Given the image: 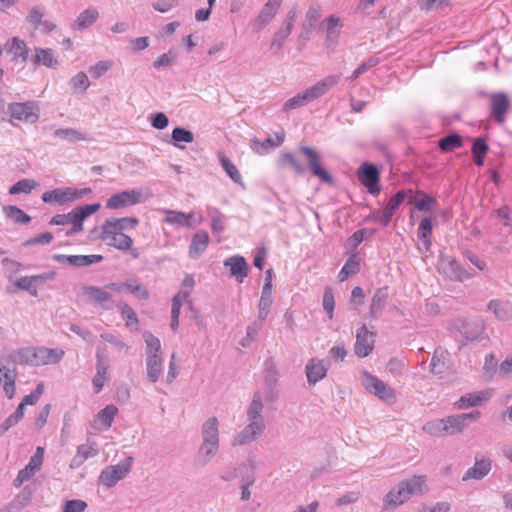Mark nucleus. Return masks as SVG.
<instances>
[{
  "label": "nucleus",
  "mask_w": 512,
  "mask_h": 512,
  "mask_svg": "<svg viewBox=\"0 0 512 512\" xmlns=\"http://www.w3.org/2000/svg\"><path fill=\"white\" fill-rule=\"evenodd\" d=\"M263 409L262 395L259 391H256L246 411L248 423L233 437L232 446L250 444L264 433L266 425L262 415Z\"/></svg>",
  "instance_id": "f257e3e1"
},
{
  "label": "nucleus",
  "mask_w": 512,
  "mask_h": 512,
  "mask_svg": "<svg viewBox=\"0 0 512 512\" xmlns=\"http://www.w3.org/2000/svg\"><path fill=\"white\" fill-rule=\"evenodd\" d=\"M138 224L139 219L136 217L106 219L101 226L99 239L119 251H128L133 245V239L123 231L135 229Z\"/></svg>",
  "instance_id": "f03ea898"
},
{
  "label": "nucleus",
  "mask_w": 512,
  "mask_h": 512,
  "mask_svg": "<svg viewBox=\"0 0 512 512\" xmlns=\"http://www.w3.org/2000/svg\"><path fill=\"white\" fill-rule=\"evenodd\" d=\"M339 80L340 77L338 75H329L325 77L313 86L288 99L284 103L282 110L284 112H288L306 106L310 102L326 94L330 89L339 83Z\"/></svg>",
  "instance_id": "7ed1b4c3"
},
{
  "label": "nucleus",
  "mask_w": 512,
  "mask_h": 512,
  "mask_svg": "<svg viewBox=\"0 0 512 512\" xmlns=\"http://www.w3.org/2000/svg\"><path fill=\"white\" fill-rule=\"evenodd\" d=\"M480 417L481 412L474 410L469 413L447 416L435 423H428L424 429L454 435L463 432L470 423L477 421Z\"/></svg>",
  "instance_id": "20e7f679"
},
{
  "label": "nucleus",
  "mask_w": 512,
  "mask_h": 512,
  "mask_svg": "<svg viewBox=\"0 0 512 512\" xmlns=\"http://www.w3.org/2000/svg\"><path fill=\"white\" fill-rule=\"evenodd\" d=\"M17 375L15 356L13 354L0 356V383H2L3 390L9 399L15 394Z\"/></svg>",
  "instance_id": "39448f33"
},
{
  "label": "nucleus",
  "mask_w": 512,
  "mask_h": 512,
  "mask_svg": "<svg viewBox=\"0 0 512 512\" xmlns=\"http://www.w3.org/2000/svg\"><path fill=\"white\" fill-rule=\"evenodd\" d=\"M8 113L12 119L31 123H36L40 118V107L36 101L13 102L7 106Z\"/></svg>",
  "instance_id": "423d86ee"
},
{
  "label": "nucleus",
  "mask_w": 512,
  "mask_h": 512,
  "mask_svg": "<svg viewBox=\"0 0 512 512\" xmlns=\"http://www.w3.org/2000/svg\"><path fill=\"white\" fill-rule=\"evenodd\" d=\"M300 152L306 157L308 168L311 174L317 178L322 183H325L329 186L334 185L333 176L322 166L321 156L319 153L312 147L309 146H300Z\"/></svg>",
  "instance_id": "0eeeda50"
},
{
  "label": "nucleus",
  "mask_w": 512,
  "mask_h": 512,
  "mask_svg": "<svg viewBox=\"0 0 512 512\" xmlns=\"http://www.w3.org/2000/svg\"><path fill=\"white\" fill-rule=\"evenodd\" d=\"M132 463L133 458L128 456L119 464L107 466L100 474V482L108 488L115 486L118 481L125 478L131 471Z\"/></svg>",
  "instance_id": "6e6552de"
},
{
  "label": "nucleus",
  "mask_w": 512,
  "mask_h": 512,
  "mask_svg": "<svg viewBox=\"0 0 512 512\" xmlns=\"http://www.w3.org/2000/svg\"><path fill=\"white\" fill-rule=\"evenodd\" d=\"M359 182L367 188L372 195L380 193V172L375 164L363 163L357 172Z\"/></svg>",
  "instance_id": "1a4fd4ad"
},
{
  "label": "nucleus",
  "mask_w": 512,
  "mask_h": 512,
  "mask_svg": "<svg viewBox=\"0 0 512 512\" xmlns=\"http://www.w3.org/2000/svg\"><path fill=\"white\" fill-rule=\"evenodd\" d=\"M362 384L369 393L376 395L382 401L390 403L395 399V390L376 376L365 372Z\"/></svg>",
  "instance_id": "9d476101"
},
{
  "label": "nucleus",
  "mask_w": 512,
  "mask_h": 512,
  "mask_svg": "<svg viewBox=\"0 0 512 512\" xmlns=\"http://www.w3.org/2000/svg\"><path fill=\"white\" fill-rule=\"evenodd\" d=\"M100 203L86 204L77 206L72 209V227L65 232V236L70 237L83 231V222L90 215L94 214L100 209Z\"/></svg>",
  "instance_id": "9b49d317"
},
{
  "label": "nucleus",
  "mask_w": 512,
  "mask_h": 512,
  "mask_svg": "<svg viewBox=\"0 0 512 512\" xmlns=\"http://www.w3.org/2000/svg\"><path fill=\"white\" fill-rule=\"evenodd\" d=\"M438 269L451 280L464 281L474 276V273L463 269L459 262L449 256L441 257Z\"/></svg>",
  "instance_id": "f8f14e48"
},
{
  "label": "nucleus",
  "mask_w": 512,
  "mask_h": 512,
  "mask_svg": "<svg viewBox=\"0 0 512 512\" xmlns=\"http://www.w3.org/2000/svg\"><path fill=\"white\" fill-rule=\"evenodd\" d=\"M142 201V193L139 190H125L113 194L106 202V207L109 209H120L136 205Z\"/></svg>",
  "instance_id": "ddd939ff"
},
{
  "label": "nucleus",
  "mask_w": 512,
  "mask_h": 512,
  "mask_svg": "<svg viewBox=\"0 0 512 512\" xmlns=\"http://www.w3.org/2000/svg\"><path fill=\"white\" fill-rule=\"evenodd\" d=\"M296 19V12L294 10H290L283 21L281 27L275 32L271 44L270 49L274 51L275 54L281 52L286 39L291 34L294 22Z\"/></svg>",
  "instance_id": "4468645a"
},
{
  "label": "nucleus",
  "mask_w": 512,
  "mask_h": 512,
  "mask_svg": "<svg viewBox=\"0 0 512 512\" xmlns=\"http://www.w3.org/2000/svg\"><path fill=\"white\" fill-rule=\"evenodd\" d=\"M511 103L506 93L498 92L490 96V116L497 123L503 124Z\"/></svg>",
  "instance_id": "2eb2a0df"
},
{
  "label": "nucleus",
  "mask_w": 512,
  "mask_h": 512,
  "mask_svg": "<svg viewBox=\"0 0 512 512\" xmlns=\"http://www.w3.org/2000/svg\"><path fill=\"white\" fill-rule=\"evenodd\" d=\"M374 336L375 333L369 331L366 325H362L357 330L354 352L358 357H366L372 352L374 348Z\"/></svg>",
  "instance_id": "dca6fc26"
},
{
  "label": "nucleus",
  "mask_w": 512,
  "mask_h": 512,
  "mask_svg": "<svg viewBox=\"0 0 512 512\" xmlns=\"http://www.w3.org/2000/svg\"><path fill=\"white\" fill-rule=\"evenodd\" d=\"M52 259L61 264H69L74 267L89 266L103 261L102 255H64L54 254Z\"/></svg>",
  "instance_id": "f3484780"
},
{
  "label": "nucleus",
  "mask_w": 512,
  "mask_h": 512,
  "mask_svg": "<svg viewBox=\"0 0 512 512\" xmlns=\"http://www.w3.org/2000/svg\"><path fill=\"white\" fill-rule=\"evenodd\" d=\"M280 8V2H266L259 15L253 20L252 26L256 32L263 30L275 17Z\"/></svg>",
  "instance_id": "a211bd4d"
},
{
  "label": "nucleus",
  "mask_w": 512,
  "mask_h": 512,
  "mask_svg": "<svg viewBox=\"0 0 512 512\" xmlns=\"http://www.w3.org/2000/svg\"><path fill=\"white\" fill-rule=\"evenodd\" d=\"M492 468V461L490 458L483 457L481 459L476 458L475 463L472 467L467 469L464 473L462 480L468 481L471 479L482 480L489 474Z\"/></svg>",
  "instance_id": "6ab92c4d"
},
{
  "label": "nucleus",
  "mask_w": 512,
  "mask_h": 512,
  "mask_svg": "<svg viewBox=\"0 0 512 512\" xmlns=\"http://www.w3.org/2000/svg\"><path fill=\"white\" fill-rule=\"evenodd\" d=\"M224 266L229 268L230 276L242 283L248 275V264L244 257L235 255L224 261Z\"/></svg>",
  "instance_id": "aec40b11"
},
{
  "label": "nucleus",
  "mask_w": 512,
  "mask_h": 512,
  "mask_svg": "<svg viewBox=\"0 0 512 512\" xmlns=\"http://www.w3.org/2000/svg\"><path fill=\"white\" fill-rule=\"evenodd\" d=\"M389 297V290L387 286L376 289L369 306L367 317L377 319L382 314Z\"/></svg>",
  "instance_id": "412c9836"
},
{
  "label": "nucleus",
  "mask_w": 512,
  "mask_h": 512,
  "mask_svg": "<svg viewBox=\"0 0 512 512\" xmlns=\"http://www.w3.org/2000/svg\"><path fill=\"white\" fill-rule=\"evenodd\" d=\"M410 497L407 495L404 487L401 482L397 485V487L390 490L383 498V509L385 510H394L398 506L404 504L408 501Z\"/></svg>",
  "instance_id": "4be33fe9"
},
{
  "label": "nucleus",
  "mask_w": 512,
  "mask_h": 512,
  "mask_svg": "<svg viewBox=\"0 0 512 512\" xmlns=\"http://www.w3.org/2000/svg\"><path fill=\"white\" fill-rule=\"evenodd\" d=\"M82 292L89 302L101 305L102 308L107 310L111 309L106 303L111 300L112 295L103 288L89 285L82 287Z\"/></svg>",
  "instance_id": "5701e85b"
},
{
  "label": "nucleus",
  "mask_w": 512,
  "mask_h": 512,
  "mask_svg": "<svg viewBox=\"0 0 512 512\" xmlns=\"http://www.w3.org/2000/svg\"><path fill=\"white\" fill-rule=\"evenodd\" d=\"M343 24L339 17L331 15L326 20V46L334 48L339 41Z\"/></svg>",
  "instance_id": "b1692460"
},
{
  "label": "nucleus",
  "mask_w": 512,
  "mask_h": 512,
  "mask_svg": "<svg viewBox=\"0 0 512 512\" xmlns=\"http://www.w3.org/2000/svg\"><path fill=\"white\" fill-rule=\"evenodd\" d=\"M118 413V408L113 405H107L103 409H101L95 419H94V428L99 431L108 430L114 421V417Z\"/></svg>",
  "instance_id": "393cba45"
},
{
  "label": "nucleus",
  "mask_w": 512,
  "mask_h": 512,
  "mask_svg": "<svg viewBox=\"0 0 512 512\" xmlns=\"http://www.w3.org/2000/svg\"><path fill=\"white\" fill-rule=\"evenodd\" d=\"M4 49L7 53L13 55V60L20 59L21 62H26L29 57V48L24 40L18 37H12L5 45Z\"/></svg>",
  "instance_id": "a878e982"
},
{
  "label": "nucleus",
  "mask_w": 512,
  "mask_h": 512,
  "mask_svg": "<svg viewBox=\"0 0 512 512\" xmlns=\"http://www.w3.org/2000/svg\"><path fill=\"white\" fill-rule=\"evenodd\" d=\"M164 214L166 215L164 218V222L177 227H187L193 228L194 224L192 223V219L194 218V213H184L176 210H164Z\"/></svg>",
  "instance_id": "bb28decb"
},
{
  "label": "nucleus",
  "mask_w": 512,
  "mask_h": 512,
  "mask_svg": "<svg viewBox=\"0 0 512 512\" xmlns=\"http://www.w3.org/2000/svg\"><path fill=\"white\" fill-rule=\"evenodd\" d=\"M35 54L32 56L31 61L34 65H43L47 68H56L59 65L58 59L51 48H35Z\"/></svg>",
  "instance_id": "cd10ccee"
},
{
  "label": "nucleus",
  "mask_w": 512,
  "mask_h": 512,
  "mask_svg": "<svg viewBox=\"0 0 512 512\" xmlns=\"http://www.w3.org/2000/svg\"><path fill=\"white\" fill-rule=\"evenodd\" d=\"M44 459V448L38 446L30 458L29 463L19 471V474L26 481L30 480L40 470Z\"/></svg>",
  "instance_id": "c85d7f7f"
},
{
  "label": "nucleus",
  "mask_w": 512,
  "mask_h": 512,
  "mask_svg": "<svg viewBox=\"0 0 512 512\" xmlns=\"http://www.w3.org/2000/svg\"><path fill=\"white\" fill-rule=\"evenodd\" d=\"M38 366L57 364L64 357V350L58 348L37 347Z\"/></svg>",
  "instance_id": "c756f323"
},
{
  "label": "nucleus",
  "mask_w": 512,
  "mask_h": 512,
  "mask_svg": "<svg viewBox=\"0 0 512 512\" xmlns=\"http://www.w3.org/2000/svg\"><path fill=\"white\" fill-rule=\"evenodd\" d=\"M490 398V393L487 391H479L474 393H467L461 396L455 403L458 409H467L470 407H476L481 405L483 402Z\"/></svg>",
  "instance_id": "7c9ffc66"
},
{
  "label": "nucleus",
  "mask_w": 512,
  "mask_h": 512,
  "mask_svg": "<svg viewBox=\"0 0 512 512\" xmlns=\"http://www.w3.org/2000/svg\"><path fill=\"white\" fill-rule=\"evenodd\" d=\"M328 368L324 365L323 360L311 359L306 365V376L309 384H316L322 380L327 374Z\"/></svg>",
  "instance_id": "2f4dec72"
},
{
  "label": "nucleus",
  "mask_w": 512,
  "mask_h": 512,
  "mask_svg": "<svg viewBox=\"0 0 512 512\" xmlns=\"http://www.w3.org/2000/svg\"><path fill=\"white\" fill-rule=\"evenodd\" d=\"M209 244V235L206 231L200 230L194 234L189 246V256L191 259H197L207 248Z\"/></svg>",
  "instance_id": "473e14b6"
},
{
  "label": "nucleus",
  "mask_w": 512,
  "mask_h": 512,
  "mask_svg": "<svg viewBox=\"0 0 512 512\" xmlns=\"http://www.w3.org/2000/svg\"><path fill=\"white\" fill-rule=\"evenodd\" d=\"M163 360L160 354H151L146 357L147 379L156 383L162 374Z\"/></svg>",
  "instance_id": "72a5a7b5"
},
{
  "label": "nucleus",
  "mask_w": 512,
  "mask_h": 512,
  "mask_svg": "<svg viewBox=\"0 0 512 512\" xmlns=\"http://www.w3.org/2000/svg\"><path fill=\"white\" fill-rule=\"evenodd\" d=\"M202 441L220 442L219 421L217 417L208 418L201 427Z\"/></svg>",
  "instance_id": "f704fd0d"
},
{
  "label": "nucleus",
  "mask_w": 512,
  "mask_h": 512,
  "mask_svg": "<svg viewBox=\"0 0 512 512\" xmlns=\"http://www.w3.org/2000/svg\"><path fill=\"white\" fill-rule=\"evenodd\" d=\"M12 354L16 358V365L38 366L37 347H22Z\"/></svg>",
  "instance_id": "c9c22d12"
},
{
  "label": "nucleus",
  "mask_w": 512,
  "mask_h": 512,
  "mask_svg": "<svg viewBox=\"0 0 512 512\" xmlns=\"http://www.w3.org/2000/svg\"><path fill=\"white\" fill-rule=\"evenodd\" d=\"M427 477L425 475H415L409 479L401 481L407 495L411 497L414 494H423L426 488Z\"/></svg>",
  "instance_id": "e433bc0d"
},
{
  "label": "nucleus",
  "mask_w": 512,
  "mask_h": 512,
  "mask_svg": "<svg viewBox=\"0 0 512 512\" xmlns=\"http://www.w3.org/2000/svg\"><path fill=\"white\" fill-rule=\"evenodd\" d=\"M432 229L433 225L431 219L429 217L423 218L417 230V238L422 243L424 251H428L430 249Z\"/></svg>",
  "instance_id": "4c0bfd02"
},
{
  "label": "nucleus",
  "mask_w": 512,
  "mask_h": 512,
  "mask_svg": "<svg viewBox=\"0 0 512 512\" xmlns=\"http://www.w3.org/2000/svg\"><path fill=\"white\" fill-rule=\"evenodd\" d=\"M361 265H360V259L357 254H352L349 256V258L346 260L345 264L343 265L342 269L340 270L338 274V279L340 282H343L347 280L350 276H353L360 272Z\"/></svg>",
  "instance_id": "58836bf2"
},
{
  "label": "nucleus",
  "mask_w": 512,
  "mask_h": 512,
  "mask_svg": "<svg viewBox=\"0 0 512 512\" xmlns=\"http://www.w3.org/2000/svg\"><path fill=\"white\" fill-rule=\"evenodd\" d=\"M98 16V11L95 8H88L80 13L72 25V28L82 31L95 23Z\"/></svg>",
  "instance_id": "ea45409f"
},
{
  "label": "nucleus",
  "mask_w": 512,
  "mask_h": 512,
  "mask_svg": "<svg viewBox=\"0 0 512 512\" xmlns=\"http://www.w3.org/2000/svg\"><path fill=\"white\" fill-rule=\"evenodd\" d=\"M70 195H72L70 188H56L52 191L43 193L42 200L45 203L56 202L62 205L67 202H71Z\"/></svg>",
  "instance_id": "a19ab883"
},
{
  "label": "nucleus",
  "mask_w": 512,
  "mask_h": 512,
  "mask_svg": "<svg viewBox=\"0 0 512 512\" xmlns=\"http://www.w3.org/2000/svg\"><path fill=\"white\" fill-rule=\"evenodd\" d=\"M412 193L413 191L411 189L399 190L389 199L383 210L390 221L392 220L395 211L406 199L407 195Z\"/></svg>",
  "instance_id": "79ce46f5"
},
{
  "label": "nucleus",
  "mask_w": 512,
  "mask_h": 512,
  "mask_svg": "<svg viewBox=\"0 0 512 512\" xmlns=\"http://www.w3.org/2000/svg\"><path fill=\"white\" fill-rule=\"evenodd\" d=\"M462 146L463 139L461 135L456 132L450 133L438 141V147L442 152H452L457 148H461Z\"/></svg>",
  "instance_id": "37998d69"
},
{
  "label": "nucleus",
  "mask_w": 512,
  "mask_h": 512,
  "mask_svg": "<svg viewBox=\"0 0 512 512\" xmlns=\"http://www.w3.org/2000/svg\"><path fill=\"white\" fill-rule=\"evenodd\" d=\"M278 164L281 167H291L294 172L302 176L306 172V168L302 165L291 152H284L278 158Z\"/></svg>",
  "instance_id": "c03bdc74"
},
{
  "label": "nucleus",
  "mask_w": 512,
  "mask_h": 512,
  "mask_svg": "<svg viewBox=\"0 0 512 512\" xmlns=\"http://www.w3.org/2000/svg\"><path fill=\"white\" fill-rule=\"evenodd\" d=\"M98 453V450L95 449L91 445L82 444L77 447V454L72 459V462L70 464L71 468L79 467L84 463L85 460L88 458L96 456Z\"/></svg>",
  "instance_id": "a18cd8bd"
},
{
  "label": "nucleus",
  "mask_w": 512,
  "mask_h": 512,
  "mask_svg": "<svg viewBox=\"0 0 512 512\" xmlns=\"http://www.w3.org/2000/svg\"><path fill=\"white\" fill-rule=\"evenodd\" d=\"M417 195L420 199L409 197L408 204H413L418 211L428 212L437 203L436 199L426 194L423 191H417Z\"/></svg>",
  "instance_id": "49530a36"
},
{
  "label": "nucleus",
  "mask_w": 512,
  "mask_h": 512,
  "mask_svg": "<svg viewBox=\"0 0 512 512\" xmlns=\"http://www.w3.org/2000/svg\"><path fill=\"white\" fill-rule=\"evenodd\" d=\"M3 212L15 224H28L31 221V217L16 205L4 206Z\"/></svg>",
  "instance_id": "de8ad7c7"
},
{
  "label": "nucleus",
  "mask_w": 512,
  "mask_h": 512,
  "mask_svg": "<svg viewBox=\"0 0 512 512\" xmlns=\"http://www.w3.org/2000/svg\"><path fill=\"white\" fill-rule=\"evenodd\" d=\"M484 331V325L480 321L464 322L461 333L467 340H476Z\"/></svg>",
  "instance_id": "09e8293b"
},
{
  "label": "nucleus",
  "mask_w": 512,
  "mask_h": 512,
  "mask_svg": "<svg viewBox=\"0 0 512 512\" xmlns=\"http://www.w3.org/2000/svg\"><path fill=\"white\" fill-rule=\"evenodd\" d=\"M219 161L222 168L232 181L236 184L242 185V176L239 170L224 153H219Z\"/></svg>",
  "instance_id": "8fccbe9b"
},
{
  "label": "nucleus",
  "mask_w": 512,
  "mask_h": 512,
  "mask_svg": "<svg viewBox=\"0 0 512 512\" xmlns=\"http://www.w3.org/2000/svg\"><path fill=\"white\" fill-rule=\"evenodd\" d=\"M96 375L93 377L92 383L95 390V393H99L103 386L104 382L106 380V374H107V366L103 360V358L97 354V365H96Z\"/></svg>",
  "instance_id": "3c124183"
},
{
  "label": "nucleus",
  "mask_w": 512,
  "mask_h": 512,
  "mask_svg": "<svg viewBox=\"0 0 512 512\" xmlns=\"http://www.w3.org/2000/svg\"><path fill=\"white\" fill-rule=\"evenodd\" d=\"M472 155L474 163L477 166H482L484 163L485 155L487 154L489 147L483 138H476L472 144Z\"/></svg>",
  "instance_id": "603ef678"
},
{
  "label": "nucleus",
  "mask_w": 512,
  "mask_h": 512,
  "mask_svg": "<svg viewBox=\"0 0 512 512\" xmlns=\"http://www.w3.org/2000/svg\"><path fill=\"white\" fill-rule=\"evenodd\" d=\"M488 309L500 320H508L512 316L509 305L497 299L491 300L488 303Z\"/></svg>",
  "instance_id": "864d4df0"
},
{
  "label": "nucleus",
  "mask_w": 512,
  "mask_h": 512,
  "mask_svg": "<svg viewBox=\"0 0 512 512\" xmlns=\"http://www.w3.org/2000/svg\"><path fill=\"white\" fill-rule=\"evenodd\" d=\"M219 443L220 442L202 441L198 450V455L203 459L204 463L210 462L216 456L219 450Z\"/></svg>",
  "instance_id": "5fc2aeb1"
},
{
  "label": "nucleus",
  "mask_w": 512,
  "mask_h": 512,
  "mask_svg": "<svg viewBox=\"0 0 512 512\" xmlns=\"http://www.w3.org/2000/svg\"><path fill=\"white\" fill-rule=\"evenodd\" d=\"M171 138V143L174 146L178 148H183V146H181L179 143H192L194 141V134L190 130H187L183 127H176L172 131Z\"/></svg>",
  "instance_id": "6e6d98bb"
},
{
  "label": "nucleus",
  "mask_w": 512,
  "mask_h": 512,
  "mask_svg": "<svg viewBox=\"0 0 512 512\" xmlns=\"http://www.w3.org/2000/svg\"><path fill=\"white\" fill-rule=\"evenodd\" d=\"M116 307L120 311L123 319H125V325L127 327L138 326V316L136 312L127 303L119 302L116 304Z\"/></svg>",
  "instance_id": "4d7b16f0"
},
{
  "label": "nucleus",
  "mask_w": 512,
  "mask_h": 512,
  "mask_svg": "<svg viewBox=\"0 0 512 512\" xmlns=\"http://www.w3.org/2000/svg\"><path fill=\"white\" fill-rule=\"evenodd\" d=\"M54 136L59 139L67 140L70 143H75L85 139L84 134L72 128H60L54 132Z\"/></svg>",
  "instance_id": "13d9d810"
},
{
  "label": "nucleus",
  "mask_w": 512,
  "mask_h": 512,
  "mask_svg": "<svg viewBox=\"0 0 512 512\" xmlns=\"http://www.w3.org/2000/svg\"><path fill=\"white\" fill-rule=\"evenodd\" d=\"M125 285H126V291H129L130 293H132L139 299L147 300L150 296L147 288L144 287L143 285H141L135 279H129V280L125 281Z\"/></svg>",
  "instance_id": "bf43d9fd"
},
{
  "label": "nucleus",
  "mask_w": 512,
  "mask_h": 512,
  "mask_svg": "<svg viewBox=\"0 0 512 512\" xmlns=\"http://www.w3.org/2000/svg\"><path fill=\"white\" fill-rule=\"evenodd\" d=\"M37 186V182L33 179H21L12 185L9 193L12 195L19 193H30Z\"/></svg>",
  "instance_id": "052dcab7"
},
{
  "label": "nucleus",
  "mask_w": 512,
  "mask_h": 512,
  "mask_svg": "<svg viewBox=\"0 0 512 512\" xmlns=\"http://www.w3.org/2000/svg\"><path fill=\"white\" fill-rule=\"evenodd\" d=\"M284 140V136H276V141L272 138H266L264 141H260L258 139H254L252 141V149L257 151V152H260L259 151V148L258 147H261L263 150L267 151L271 148H276L278 146H280L282 144Z\"/></svg>",
  "instance_id": "680f3d73"
},
{
  "label": "nucleus",
  "mask_w": 512,
  "mask_h": 512,
  "mask_svg": "<svg viewBox=\"0 0 512 512\" xmlns=\"http://www.w3.org/2000/svg\"><path fill=\"white\" fill-rule=\"evenodd\" d=\"M15 286L20 289L27 291L30 295L37 297L38 290L32 276H23L15 281Z\"/></svg>",
  "instance_id": "e2e57ef3"
},
{
  "label": "nucleus",
  "mask_w": 512,
  "mask_h": 512,
  "mask_svg": "<svg viewBox=\"0 0 512 512\" xmlns=\"http://www.w3.org/2000/svg\"><path fill=\"white\" fill-rule=\"evenodd\" d=\"M262 326L261 322L258 321H253L249 324L246 331V337L242 339L240 344L243 347H247L251 342L255 341L262 329Z\"/></svg>",
  "instance_id": "0e129e2a"
},
{
  "label": "nucleus",
  "mask_w": 512,
  "mask_h": 512,
  "mask_svg": "<svg viewBox=\"0 0 512 512\" xmlns=\"http://www.w3.org/2000/svg\"><path fill=\"white\" fill-rule=\"evenodd\" d=\"M334 307H335L334 292H333L332 287L327 286V287H325L324 294H323V308L326 311L329 319H333Z\"/></svg>",
  "instance_id": "69168bd1"
},
{
  "label": "nucleus",
  "mask_w": 512,
  "mask_h": 512,
  "mask_svg": "<svg viewBox=\"0 0 512 512\" xmlns=\"http://www.w3.org/2000/svg\"><path fill=\"white\" fill-rule=\"evenodd\" d=\"M143 337L147 346L146 354H159L161 351V343L159 338L154 336L149 331L144 332Z\"/></svg>",
  "instance_id": "338daca9"
},
{
  "label": "nucleus",
  "mask_w": 512,
  "mask_h": 512,
  "mask_svg": "<svg viewBox=\"0 0 512 512\" xmlns=\"http://www.w3.org/2000/svg\"><path fill=\"white\" fill-rule=\"evenodd\" d=\"M87 503L80 499L68 500L63 506V512H84Z\"/></svg>",
  "instance_id": "774afa93"
}]
</instances>
